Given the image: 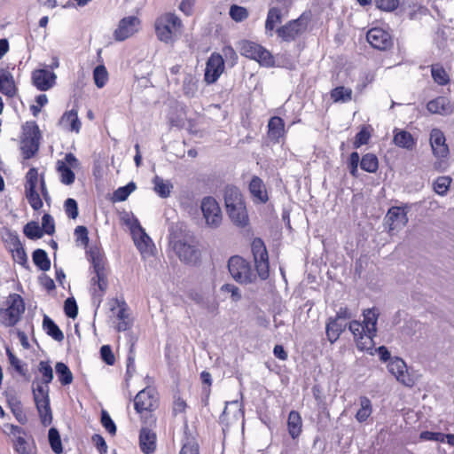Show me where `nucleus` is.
I'll return each instance as SVG.
<instances>
[{"instance_id":"e433bc0d","label":"nucleus","mask_w":454,"mask_h":454,"mask_svg":"<svg viewBox=\"0 0 454 454\" xmlns=\"http://www.w3.org/2000/svg\"><path fill=\"white\" fill-rule=\"evenodd\" d=\"M431 75L434 82L440 86H445L450 83V75L440 64L431 66Z\"/></svg>"},{"instance_id":"0e129e2a","label":"nucleus","mask_w":454,"mask_h":454,"mask_svg":"<svg viewBox=\"0 0 454 454\" xmlns=\"http://www.w3.org/2000/svg\"><path fill=\"white\" fill-rule=\"evenodd\" d=\"M376 6L386 12H392L397 8L399 4L398 0H374Z\"/></svg>"},{"instance_id":"de8ad7c7","label":"nucleus","mask_w":454,"mask_h":454,"mask_svg":"<svg viewBox=\"0 0 454 454\" xmlns=\"http://www.w3.org/2000/svg\"><path fill=\"white\" fill-rule=\"evenodd\" d=\"M135 190L136 184L132 182L125 186L120 187L114 192L113 200L115 202L124 201Z\"/></svg>"},{"instance_id":"e2e57ef3","label":"nucleus","mask_w":454,"mask_h":454,"mask_svg":"<svg viewBox=\"0 0 454 454\" xmlns=\"http://www.w3.org/2000/svg\"><path fill=\"white\" fill-rule=\"evenodd\" d=\"M64 309L66 315L70 318H75L78 314V308L74 298H67L65 301Z\"/></svg>"},{"instance_id":"09e8293b","label":"nucleus","mask_w":454,"mask_h":454,"mask_svg":"<svg viewBox=\"0 0 454 454\" xmlns=\"http://www.w3.org/2000/svg\"><path fill=\"white\" fill-rule=\"evenodd\" d=\"M198 90V80L192 74H187L183 82L184 93L188 97H194Z\"/></svg>"},{"instance_id":"3c124183","label":"nucleus","mask_w":454,"mask_h":454,"mask_svg":"<svg viewBox=\"0 0 454 454\" xmlns=\"http://www.w3.org/2000/svg\"><path fill=\"white\" fill-rule=\"evenodd\" d=\"M229 14L236 22H241L248 17V11L243 6L233 4L230 8Z\"/></svg>"},{"instance_id":"ea45409f","label":"nucleus","mask_w":454,"mask_h":454,"mask_svg":"<svg viewBox=\"0 0 454 454\" xmlns=\"http://www.w3.org/2000/svg\"><path fill=\"white\" fill-rule=\"evenodd\" d=\"M372 403L369 398L363 396L360 398V409L356 414V419L358 422L362 423L367 420L372 415Z\"/></svg>"},{"instance_id":"2f4dec72","label":"nucleus","mask_w":454,"mask_h":454,"mask_svg":"<svg viewBox=\"0 0 454 454\" xmlns=\"http://www.w3.org/2000/svg\"><path fill=\"white\" fill-rule=\"evenodd\" d=\"M287 427L289 434L293 439L297 438L301 434L302 428V420L298 411H292L289 413Z\"/></svg>"},{"instance_id":"c03bdc74","label":"nucleus","mask_w":454,"mask_h":454,"mask_svg":"<svg viewBox=\"0 0 454 454\" xmlns=\"http://www.w3.org/2000/svg\"><path fill=\"white\" fill-rule=\"evenodd\" d=\"M33 261L35 264L42 270L46 271L51 267V262L47 253L44 250L37 249L33 253Z\"/></svg>"},{"instance_id":"4d7b16f0","label":"nucleus","mask_w":454,"mask_h":454,"mask_svg":"<svg viewBox=\"0 0 454 454\" xmlns=\"http://www.w3.org/2000/svg\"><path fill=\"white\" fill-rule=\"evenodd\" d=\"M66 214L68 217L75 219L78 216V205L75 200L67 199L64 204Z\"/></svg>"},{"instance_id":"7ed1b4c3","label":"nucleus","mask_w":454,"mask_h":454,"mask_svg":"<svg viewBox=\"0 0 454 454\" xmlns=\"http://www.w3.org/2000/svg\"><path fill=\"white\" fill-rule=\"evenodd\" d=\"M42 197L46 202L51 200L48 189L46 187L43 175H39L37 168H32L26 174L25 195L34 210H39L43 207Z\"/></svg>"},{"instance_id":"393cba45","label":"nucleus","mask_w":454,"mask_h":454,"mask_svg":"<svg viewBox=\"0 0 454 454\" xmlns=\"http://www.w3.org/2000/svg\"><path fill=\"white\" fill-rule=\"evenodd\" d=\"M59 125L67 131L79 133L82 123L78 118L77 110L72 109L65 112L59 119Z\"/></svg>"},{"instance_id":"c9c22d12","label":"nucleus","mask_w":454,"mask_h":454,"mask_svg":"<svg viewBox=\"0 0 454 454\" xmlns=\"http://www.w3.org/2000/svg\"><path fill=\"white\" fill-rule=\"evenodd\" d=\"M282 21L281 11L277 7L270 8L265 22V31L272 35L275 27Z\"/></svg>"},{"instance_id":"423d86ee","label":"nucleus","mask_w":454,"mask_h":454,"mask_svg":"<svg viewBox=\"0 0 454 454\" xmlns=\"http://www.w3.org/2000/svg\"><path fill=\"white\" fill-rule=\"evenodd\" d=\"M90 258L93 264L96 276L91 278L93 302L98 307L102 301V297L107 288L106 274L104 269L102 255L98 248L90 249Z\"/></svg>"},{"instance_id":"4be33fe9","label":"nucleus","mask_w":454,"mask_h":454,"mask_svg":"<svg viewBox=\"0 0 454 454\" xmlns=\"http://www.w3.org/2000/svg\"><path fill=\"white\" fill-rule=\"evenodd\" d=\"M427 109L433 114L449 115L453 113L454 106L448 98L440 96L430 100Z\"/></svg>"},{"instance_id":"f3484780","label":"nucleus","mask_w":454,"mask_h":454,"mask_svg":"<svg viewBox=\"0 0 454 454\" xmlns=\"http://www.w3.org/2000/svg\"><path fill=\"white\" fill-rule=\"evenodd\" d=\"M430 146L433 154L438 159L447 158L449 155V146L446 144V138L443 132L439 129H433L429 137Z\"/></svg>"},{"instance_id":"9b49d317","label":"nucleus","mask_w":454,"mask_h":454,"mask_svg":"<svg viewBox=\"0 0 454 454\" xmlns=\"http://www.w3.org/2000/svg\"><path fill=\"white\" fill-rule=\"evenodd\" d=\"M200 209L203 219L207 227L211 229L218 228L223 221L221 207L213 197L207 196L201 200Z\"/></svg>"},{"instance_id":"c85d7f7f","label":"nucleus","mask_w":454,"mask_h":454,"mask_svg":"<svg viewBox=\"0 0 454 454\" xmlns=\"http://www.w3.org/2000/svg\"><path fill=\"white\" fill-rule=\"evenodd\" d=\"M347 324L336 318H330L326 324V336L331 343L335 342L341 333L345 330Z\"/></svg>"},{"instance_id":"338daca9","label":"nucleus","mask_w":454,"mask_h":454,"mask_svg":"<svg viewBox=\"0 0 454 454\" xmlns=\"http://www.w3.org/2000/svg\"><path fill=\"white\" fill-rule=\"evenodd\" d=\"M195 0H181L178 4V9L186 16H191L193 13Z\"/></svg>"},{"instance_id":"052dcab7","label":"nucleus","mask_w":454,"mask_h":454,"mask_svg":"<svg viewBox=\"0 0 454 454\" xmlns=\"http://www.w3.org/2000/svg\"><path fill=\"white\" fill-rule=\"evenodd\" d=\"M359 162H361V161H360V157H359L358 153H356V152L352 153L350 154V157H349V160L348 162V167L350 174L354 177H356L358 175Z\"/></svg>"},{"instance_id":"49530a36","label":"nucleus","mask_w":454,"mask_h":454,"mask_svg":"<svg viewBox=\"0 0 454 454\" xmlns=\"http://www.w3.org/2000/svg\"><path fill=\"white\" fill-rule=\"evenodd\" d=\"M93 80L96 86L99 89L103 88L108 81V72L105 66L99 65L93 71Z\"/></svg>"},{"instance_id":"79ce46f5","label":"nucleus","mask_w":454,"mask_h":454,"mask_svg":"<svg viewBox=\"0 0 454 454\" xmlns=\"http://www.w3.org/2000/svg\"><path fill=\"white\" fill-rule=\"evenodd\" d=\"M361 168L369 173H375L379 167L378 158L372 153H366L363 156Z\"/></svg>"},{"instance_id":"412c9836","label":"nucleus","mask_w":454,"mask_h":454,"mask_svg":"<svg viewBox=\"0 0 454 454\" xmlns=\"http://www.w3.org/2000/svg\"><path fill=\"white\" fill-rule=\"evenodd\" d=\"M33 83L40 90H47L51 88L56 80V74L46 69H39L33 72Z\"/></svg>"},{"instance_id":"ddd939ff","label":"nucleus","mask_w":454,"mask_h":454,"mask_svg":"<svg viewBox=\"0 0 454 454\" xmlns=\"http://www.w3.org/2000/svg\"><path fill=\"white\" fill-rule=\"evenodd\" d=\"M141 28V20L137 16H127L122 18L117 24L114 31V38L118 42H122L134 35Z\"/></svg>"},{"instance_id":"72a5a7b5","label":"nucleus","mask_w":454,"mask_h":454,"mask_svg":"<svg viewBox=\"0 0 454 454\" xmlns=\"http://www.w3.org/2000/svg\"><path fill=\"white\" fill-rule=\"evenodd\" d=\"M0 92L8 97H12L16 92L13 77L8 72L0 74Z\"/></svg>"},{"instance_id":"603ef678","label":"nucleus","mask_w":454,"mask_h":454,"mask_svg":"<svg viewBox=\"0 0 454 454\" xmlns=\"http://www.w3.org/2000/svg\"><path fill=\"white\" fill-rule=\"evenodd\" d=\"M24 233L29 239H40L43 236V231L38 223L35 222L28 223L24 228Z\"/></svg>"},{"instance_id":"f257e3e1","label":"nucleus","mask_w":454,"mask_h":454,"mask_svg":"<svg viewBox=\"0 0 454 454\" xmlns=\"http://www.w3.org/2000/svg\"><path fill=\"white\" fill-rule=\"evenodd\" d=\"M379 317L380 311L378 309H366L363 311V322L353 320L348 324V329L352 333L356 348L359 350L372 354L373 339L377 335Z\"/></svg>"},{"instance_id":"aec40b11","label":"nucleus","mask_w":454,"mask_h":454,"mask_svg":"<svg viewBox=\"0 0 454 454\" xmlns=\"http://www.w3.org/2000/svg\"><path fill=\"white\" fill-rule=\"evenodd\" d=\"M306 29V23L303 19L299 18L286 23L277 30L279 37L285 41L294 40L297 35Z\"/></svg>"},{"instance_id":"f03ea898","label":"nucleus","mask_w":454,"mask_h":454,"mask_svg":"<svg viewBox=\"0 0 454 454\" xmlns=\"http://www.w3.org/2000/svg\"><path fill=\"white\" fill-rule=\"evenodd\" d=\"M224 204L227 215L235 226L244 228L248 225V212L243 195L239 188L235 186H227L225 188Z\"/></svg>"},{"instance_id":"473e14b6","label":"nucleus","mask_w":454,"mask_h":454,"mask_svg":"<svg viewBox=\"0 0 454 454\" xmlns=\"http://www.w3.org/2000/svg\"><path fill=\"white\" fill-rule=\"evenodd\" d=\"M153 184L154 185V192L163 199L168 198L171 194L173 184L168 180H164L160 176H154L153 179Z\"/></svg>"},{"instance_id":"5fc2aeb1","label":"nucleus","mask_w":454,"mask_h":454,"mask_svg":"<svg viewBox=\"0 0 454 454\" xmlns=\"http://www.w3.org/2000/svg\"><path fill=\"white\" fill-rule=\"evenodd\" d=\"M39 372L43 375V381L45 385H48L53 379V371L48 362L41 361L39 363Z\"/></svg>"},{"instance_id":"4468645a","label":"nucleus","mask_w":454,"mask_h":454,"mask_svg":"<svg viewBox=\"0 0 454 454\" xmlns=\"http://www.w3.org/2000/svg\"><path fill=\"white\" fill-rule=\"evenodd\" d=\"M252 252L254 255L256 271L262 279L269 277V256L266 247L260 239H255L252 243Z\"/></svg>"},{"instance_id":"bf43d9fd","label":"nucleus","mask_w":454,"mask_h":454,"mask_svg":"<svg viewBox=\"0 0 454 454\" xmlns=\"http://www.w3.org/2000/svg\"><path fill=\"white\" fill-rule=\"evenodd\" d=\"M101 423L102 426L107 430L111 434H115L116 433V426L112 420L110 415L106 411H102L101 412Z\"/></svg>"},{"instance_id":"bb28decb","label":"nucleus","mask_w":454,"mask_h":454,"mask_svg":"<svg viewBox=\"0 0 454 454\" xmlns=\"http://www.w3.org/2000/svg\"><path fill=\"white\" fill-rule=\"evenodd\" d=\"M393 133V143L396 146L406 150H412L416 145V140L410 132L403 129H395Z\"/></svg>"},{"instance_id":"a19ab883","label":"nucleus","mask_w":454,"mask_h":454,"mask_svg":"<svg viewBox=\"0 0 454 454\" xmlns=\"http://www.w3.org/2000/svg\"><path fill=\"white\" fill-rule=\"evenodd\" d=\"M55 370L59 377V380L62 385H69L72 383L73 374L69 368L64 363H57L55 365Z\"/></svg>"},{"instance_id":"864d4df0","label":"nucleus","mask_w":454,"mask_h":454,"mask_svg":"<svg viewBox=\"0 0 454 454\" xmlns=\"http://www.w3.org/2000/svg\"><path fill=\"white\" fill-rule=\"evenodd\" d=\"M22 138H34L39 140V129L34 122H27L23 126Z\"/></svg>"},{"instance_id":"7c9ffc66","label":"nucleus","mask_w":454,"mask_h":454,"mask_svg":"<svg viewBox=\"0 0 454 454\" xmlns=\"http://www.w3.org/2000/svg\"><path fill=\"white\" fill-rule=\"evenodd\" d=\"M268 136L271 140L278 141L284 136L285 124L284 121L278 116L270 119L268 123Z\"/></svg>"},{"instance_id":"6e6d98bb","label":"nucleus","mask_w":454,"mask_h":454,"mask_svg":"<svg viewBox=\"0 0 454 454\" xmlns=\"http://www.w3.org/2000/svg\"><path fill=\"white\" fill-rule=\"evenodd\" d=\"M12 257L14 261L20 265H25L27 263V254L20 243L14 245V248L12 250Z\"/></svg>"},{"instance_id":"680f3d73","label":"nucleus","mask_w":454,"mask_h":454,"mask_svg":"<svg viewBox=\"0 0 454 454\" xmlns=\"http://www.w3.org/2000/svg\"><path fill=\"white\" fill-rule=\"evenodd\" d=\"M423 441H434L443 442L446 438V434L439 432L424 431L419 435Z\"/></svg>"},{"instance_id":"37998d69","label":"nucleus","mask_w":454,"mask_h":454,"mask_svg":"<svg viewBox=\"0 0 454 454\" xmlns=\"http://www.w3.org/2000/svg\"><path fill=\"white\" fill-rule=\"evenodd\" d=\"M452 179L450 176H442L435 179L433 184L434 191L441 196L447 194Z\"/></svg>"},{"instance_id":"20e7f679","label":"nucleus","mask_w":454,"mask_h":454,"mask_svg":"<svg viewBox=\"0 0 454 454\" xmlns=\"http://www.w3.org/2000/svg\"><path fill=\"white\" fill-rule=\"evenodd\" d=\"M157 38L165 43H172L181 35L183 22L175 13L167 12L158 17L154 23Z\"/></svg>"},{"instance_id":"69168bd1","label":"nucleus","mask_w":454,"mask_h":454,"mask_svg":"<svg viewBox=\"0 0 454 454\" xmlns=\"http://www.w3.org/2000/svg\"><path fill=\"white\" fill-rule=\"evenodd\" d=\"M41 229H43L45 233L50 234V235L54 232V231H55L54 220L50 215L45 214L43 216Z\"/></svg>"},{"instance_id":"2eb2a0df","label":"nucleus","mask_w":454,"mask_h":454,"mask_svg":"<svg viewBox=\"0 0 454 454\" xmlns=\"http://www.w3.org/2000/svg\"><path fill=\"white\" fill-rule=\"evenodd\" d=\"M387 367L399 383L410 387L414 386L415 380L409 373L407 365L402 358L393 357L388 362Z\"/></svg>"},{"instance_id":"b1692460","label":"nucleus","mask_w":454,"mask_h":454,"mask_svg":"<svg viewBox=\"0 0 454 454\" xmlns=\"http://www.w3.org/2000/svg\"><path fill=\"white\" fill-rule=\"evenodd\" d=\"M117 306L112 308L113 323L118 332H124L130 327V320L126 311L125 304H120L116 301Z\"/></svg>"},{"instance_id":"c756f323","label":"nucleus","mask_w":454,"mask_h":454,"mask_svg":"<svg viewBox=\"0 0 454 454\" xmlns=\"http://www.w3.org/2000/svg\"><path fill=\"white\" fill-rule=\"evenodd\" d=\"M139 442L142 451L146 454L151 453L156 447V434L147 428H142Z\"/></svg>"},{"instance_id":"0eeeda50","label":"nucleus","mask_w":454,"mask_h":454,"mask_svg":"<svg viewBox=\"0 0 454 454\" xmlns=\"http://www.w3.org/2000/svg\"><path fill=\"white\" fill-rule=\"evenodd\" d=\"M159 406V395L155 388L145 387L139 391L134 398V407L136 411L140 414L141 419L149 420L151 424L155 421L152 412Z\"/></svg>"},{"instance_id":"9d476101","label":"nucleus","mask_w":454,"mask_h":454,"mask_svg":"<svg viewBox=\"0 0 454 454\" xmlns=\"http://www.w3.org/2000/svg\"><path fill=\"white\" fill-rule=\"evenodd\" d=\"M33 394L43 425H50L52 421V413L50 406L48 385L38 384L36 387L34 388Z\"/></svg>"},{"instance_id":"1a4fd4ad","label":"nucleus","mask_w":454,"mask_h":454,"mask_svg":"<svg viewBox=\"0 0 454 454\" xmlns=\"http://www.w3.org/2000/svg\"><path fill=\"white\" fill-rule=\"evenodd\" d=\"M5 306L0 312L2 324L6 327L14 326L25 311L24 301L20 294H11L6 299Z\"/></svg>"},{"instance_id":"dca6fc26","label":"nucleus","mask_w":454,"mask_h":454,"mask_svg":"<svg viewBox=\"0 0 454 454\" xmlns=\"http://www.w3.org/2000/svg\"><path fill=\"white\" fill-rule=\"evenodd\" d=\"M224 70V60L219 53H212L206 63L204 80L207 84L215 82Z\"/></svg>"},{"instance_id":"f704fd0d","label":"nucleus","mask_w":454,"mask_h":454,"mask_svg":"<svg viewBox=\"0 0 454 454\" xmlns=\"http://www.w3.org/2000/svg\"><path fill=\"white\" fill-rule=\"evenodd\" d=\"M56 168L62 184L70 185L74 182L75 176L73 171L74 168L66 166V163L62 162V160L57 161Z\"/></svg>"},{"instance_id":"f8f14e48","label":"nucleus","mask_w":454,"mask_h":454,"mask_svg":"<svg viewBox=\"0 0 454 454\" xmlns=\"http://www.w3.org/2000/svg\"><path fill=\"white\" fill-rule=\"evenodd\" d=\"M228 268L232 278L240 284H248L254 280L249 263L239 256H232L228 262Z\"/></svg>"},{"instance_id":"8fccbe9b","label":"nucleus","mask_w":454,"mask_h":454,"mask_svg":"<svg viewBox=\"0 0 454 454\" xmlns=\"http://www.w3.org/2000/svg\"><path fill=\"white\" fill-rule=\"evenodd\" d=\"M48 438H49V442L51 444L52 450L56 454L62 453L63 448H62L61 439H60L59 431L56 428L51 427L49 430Z\"/></svg>"},{"instance_id":"6e6552de","label":"nucleus","mask_w":454,"mask_h":454,"mask_svg":"<svg viewBox=\"0 0 454 454\" xmlns=\"http://www.w3.org/2000/svg\"><path fill=\"white\" fill-rule=\"evenodd\" d=\"M239 49L242 56L257 61L262 67H271L275 64L272 54L256 43L243 40L239 42Z\"/></svg>"},{"instance_id":"58836bf2","label":"nucleus","mask_w":454,"mask_h":454,"mask_svg":"<svg viewBox=\"0 0 454 454\" xmlns=\"http://www.w3.org/2000/svg\"><path fill=\"white\" fill-rule=\"evenodd\" d=\"M353 91L350 88L339 86L332 90L331 98L335 103H346L352 99Z\"/></svg>"},{"instance_id":"13d9d810","label":"nucleus","mask_w":454,"mask_h":454,"mask_svg":"<svg viewBox=\"0 0 454 454\" xmlns=\"http://www.w3.org/2000/svg\"><path fill=\"white\" fill-rule=\"evenodd\" d=\"M370 137L371 135L367 129L363 128L355 137L354 147L357 149L360 146L366 145L369 142Z\"/></svg>"},{"instance_id":"cd10ccee","label":"nucleus","mask_w":454,"mask_h":454,"mask_svg":"<svg viewBox=\"0 0 454 454\" xmlns=\"http://www.w3.org/2000/svg\"><path fill=\"white\" fill-rule=\"evenodd\" d=\"M12 433L14 435L19 434L16 436L14 442L15 450L20 454H33L35 446L20 435L23 433L22 429L19 427H13Z\"/></svg>"},{"instance_id":"6ab92c4d","label":"nucleus","mask_w":454,"mask_h":454,"mask_svg":"<svg viewBox=\"0 0 454 454\" xmlns=\"http://www.w3.org/2000/svg\"><path fill=\"white\" fill-rule=\"evenodd\" d=\"M368 43L375 49L386 50L391 46L392 41L389 34L382 28L373 27L367 32Z\"/></svg>"},{"instance_id":"a18cd8bd","label":"nucleus","mask_w":454,"mask_h":454,"mask_svg":"<svg viewBox=\"0 0 454 454\" xmlns=\"http://www.w3.org/2000/svg\"><path fill=\"white\" fill-rule=\"evenodd\" d=\"M39 140L21 138V150L26 159L31 158L38 150Z\"/></svg>"},{"instance_id":"a878e982","label":"nucleus","mask_w":454,"mask_h":454,"mask_svg":"<svg viewBox=\"0 0 454 454\" xmlns=\"http://www.w3.org/2000/svg\"><path fill=\"white\" fill-rule=\"evenodd\" d=\"M130 230L137 248L141 252L146 251L150 246L151 239L140 226L137 219L134 218L131 220Z\"/></svg>"},{"instance_id":"5701e85b","label":"nucleus","mask_w":454,"mask_h":454,"mask_svg":"<svg viewBox=\"0 0 454 454\" xmlns=\"http://www.w3.org/2000/svg\"><path fill=\"white\" fill-rule=\"evenodd\" d=\"M248 189L254 203L264 204L269 200L265 184L258 176H254L251 179Z\"/></svg>"},{"instance_id":"39448f33","label":"nucleus","mask_w":454,"mask_h":454,"mask_svg":"<svg viewBox=\"0 0 454 454\" xmlns=\"http://www.w3.org/2000/svg\"><path fill=\"white\" fill-rule=\"evenodd\" d=\"M169 243L172 250L182 262L195 263L199 260L200 251L192 236L171 232Z\"/></svg>"},{"instance_id":"774afa93","label":"nucleus","mask_w":454,"mask_h":454,"mask_svg":"<svg viewBox=\"0 0 454 454\" xmlns=\"http://www.w3.org/2000/svg\"><path fill=\"white\" fill-rule=\"evenodd\" d=\"M100 354H101L102 359L107 364H109V365L114 364L115 359H114V356L112 352L110 346H108V345L102 346L100 348Z\"/></svg>"},{"instance_id":"4c0bfd02","label":"nucleus","mask_w":454,"mask_h":454,"mask_svg":"<svg viewBox=\"0 0 454 454\" xmlns=\"http://www.w3.org/2000/svg\"><path fill=\"white\" fill-rule=\"evenodd\" d=\"M43 327L46 333L52 337L57 341L64 340V333L59 326L47 316L44 317L43 321Z\"/></svg>"},{"instance_id":"a211bd4d","label":"nucleus","mask_w":454,"mask_h":454,"mask_svg":"<svg viewBox=\"0 0 454 454\" xmlns=\"http://www.w3.org/2000/svg\"><path fill=\"white\" fill-rule=\"evenodd\" d=\"M408 222L407 214L402 207H392L387 215L386 223L388 225V232L393 235L395 231H398L403 228Z\"/></svg>"}]
</instances>
